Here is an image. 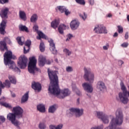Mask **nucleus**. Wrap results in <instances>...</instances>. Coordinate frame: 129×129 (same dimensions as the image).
<instances>
[{
    "label": "nucleus",
    "instance_id": "1",
    "mask_svg": "<svg viewBox=\"0 0 129 129\" xmlns=\"http://www.w3.org/2000/svg\"><path fill=\"white\" fill-rule=\"evenodd\" d=\"M49 78L50 81V85L48 88V91L50 94L56 95L58 98L62 99L65 97V90H60L58 85V76L56 72L47 70Z\"/></svg>",
    "mask_w": 129,
    "mask_h": 129
},
{
    "label": "nucleus",
    "instance_id": "2",
    "mask_svg": "<svg viewBox=\"0 0 129 129\" xmlns=\"http://www.w3.org/2000/svg\"><path fill=\"white\" fill-rule=\"evenodd\" d=\"M4 57L5 65L7 66L10 64L11 66L9 67L10 69H12L13 71L21 72V70L17 67L14 61L12 60V59H13V52H12V51L9 50V49L6 50V52H5L4 54Z\"/></svg>",
    "mask_w": 129,
    "mask_h": 129
},
{
    "label": "nucleus",
    "instance_id": "3",
    "mask_svg": "<svg viewBox=\"0 0 129 129\" xmlns=\"http://www.w3.org/2000/svg\"><path fill=\"white\" fill-rule=\"evenodd\" d=\"M37 64V59L35 56H33L30 58L29 63L28 64V71L31 74L35 75L36 71H39V69L36 67Z\"/></svg>",
    "mask_w": 129,
    "mask_h": 129
},
{
    "label": "nucleus",
    "instance_id": "4",
    "mask_svg": "<svg viewBox=\"0 0 129 129\" xmlns=\"http://www.w3.org/2000/svg\"><path fill=\"white\" fill-rule=\"evenodd\" d=\"M84 78L86 81H88L89 83H93L94 82V73L91 71L90 68H84Z\"/></svg>",
    "mask_w": 129,
    "mask_h": 129
},
{
    "label": "nucleus",
    "instance_id": "5",
    "mask_svg": "<svg viewBox=\"0 0 129 129\" xmlns=\"http://www.w3.org/2000/svg\"><path fill=\"white\" fill-rule=\"evenodd\" d=\"M27 63H28V58L25 55H21L19 58L18 61V66L21 69H25L27 67Z\"/></svg>",
    "mask_w": 129,
    "mask_h": 129
},
{
    "label": "nucleus",
    "instance_id": "6",
    "mask_svg": "<svg viewBox=\"0 0 129 129\" xmlns=\"http://www.w3.org/2000/svg\"><path fill=\"white\" fill-rule=\"evenodd\" d=\"M12 112L16 115V117L18 118H21L23 117L24 110L20 106H17L13 107Z\"/></svg>",
    "mask_w": 129,
    "mask_h": 129
},
{
    "label": "nucleus",
    "instance_id": "7",
    "mask_svg": "<svg viewBox=\"0 0 129 129\" xmlns=\"http://www.w3.org/2000/svg\"><path fill=\"white\" fill-rule=\"evenodd\" d=\"M94 31L97 34H107V30L103 25H96L94 29Z\"/></svg>",
    "mask_w": 129,
    "mask_h": 129
},
{
    "label": "nucleus",
    "instance_id": "8",
    "mask_svg": "<svg viewBox=\"0 0 129 129\" xmlns=\"http://www.w3.org/2000/svg\"><path fill=\"white\" fill-rule=\"evenodd\" d=\"M16 117H17V116L15 115V114H14V113H9L7 115V119L11 121L12 123L14 124L15 126H19L20 122L18 120H16Z\"/></svg>",
    "mask_w": 129,
    "mask_h": 129
},
{
    "label": "nucleus",
    "instance_id": "9",
    "mask_svg": "<svg viewBox=\"0 0 129 129\" xmlns=\"http://www.w3.org/2000/svg\"><path fill=\"white\" fill-rule=\"evenodd\" d=\"M70 113L73 114L75 113L76 117H80L83 115V109H79L77 108H71L70 109Z\"/></svg>",
    "mask_w": 129,
    "mask_h": 129
},
{
    "label": "nucleus",
    "instance_id": "10",
    "mask_svg": "<svg viewBox=\"0 0 129 129\" xmlns=\"http://www.w3.org/2000/svg\"><path fill=\"white\" fill-rule=\"evenodd\" d=\"M82 86L84 90L88 92V93H92V92H93V88L92 86L89 83H84L82 84Z\"/></svg>",
    "mask_w": 129,
    "mask_h": 129
},
{
    "label": "nucleus",
    "instance_id": "11",
    "mask_svg": "<svg viewBox=\"0 0 129 129\" xmlns=\"http://www.w3.org/2000/svg\"><path fill=\"white\" fill-rule=\"evenodd\" d=\"M33 30H34L35 32H37L38 34V37H37V40H41V38L46 39V35L43 33V32L39 31V27L38 25H34L33 26Z\"/></svg>",
    "mask_w": 129,
    "mask_h": 129
},
{
    "label": "nucleus",
    "instance_id": "12",
    "mask_svg": "<svg viewBox=\"0 0 129 129\" xmlns=\"http://www.w3.org/2000/svg\"><path fill=\"white\" fill-rule=\"evenodd\" d=\"M7 27V20H3L0 24V34L5 35L6 34V27Z\"/></svg>",
    "mask_w": 129,
    "mask_h": 129
},
{
    "label": "nucleus",
    "instance_id": "13",
    "mask_svg": "<svg viewBox=\"0 0 129 129\" xmlns=\"http://www.w3.org/2000/svg\"><path fill=\"white\" fill-rule=\"evenodd\" d=\"M48 42L50 45V50L52 52V54L54 55H57V50L56 49V47L55 46V43L52 39L48 40Z\"/></svg>",
    "mask_w": 129,
    "mask_h": 129
},
{
    "label": "nucleus",
    "instance_id": "14",
    "mask_svg": "<svg viewBox=\"0 0 129 129\" xmlns=\"http://www.w3.org/2000/svg\"><path fill=\"white\" fill-rule=\"evenodd\" d=\"M79 25H80V23L78 20H73L71 24H70V27L73 30H77L78 28L79 27Z\"/></svg>",
    "mask_w": 129,
    "mask_h": 129
},
{
    "label": "nucleus",
    "instance_id": "15",
    "mask_svg": "<svg viewBox=\"0 0 129 129\" xmlns=\"http://www.w3.org/2000/svg\"><path fill=\"white\" fill-rule=\"evenodd\" d=\"M9 10L8 8L2 9L0 12V16L2 19H8V14H9Z\"/></svg>",
    "mask_w": 129,
    "mask_h": 129
},
{
    "label": "nucleus",
    "instance_id": "16",
    "mask_svg": "<svg viewBox=\"0 0 129 129\" xmlns=\"http://www.w3.org/2000/svg\"><path fill=\"white\" fill-rule=\"evenodd\" d=\"M32 88L34 90L37 91H41L42 90V85L40 83L33 82L32 83Z\"/></svg>",
    "mask_w": 129,
    "mask_h": 129
},
{
    "label": "nucleus",
    "instance_id": "17",
    "mask_svg": "<svg viewBox=\"0 0 129 129\" xmlns=\"http://www.w3.org/2000/svg\"><path fill=\"white\" fill-rule=\"evenodd\" d=\"M8 46H7V42L4 40L0 41V50L1 52H5V51H8Z\"/></svg>",
    "mask_w": 129,
    "mask_h": 129
},
{
    "label": "nucleus",
    "instance_id": "18",
    "mask_svg": "<svg viewBox=\"0 0 129 129\" xmlns=\"http://www.w3.org/2000/svg\"><path fill=\"white\" fill-rule=\"evenodd\" d=\"M97 88L100 91H103L104 89H106V87L103 82L100 81L97 84Z\"/></svg>",
    "mask_w": 129,
    "mask_h": 129
},
{
    "label": "nucleus",
    "instance_id": "19",
    "mask_svg": "<svg viewBox=\"0 0 129 129\" xmlns=\"http://www.w3.org/2000/svg\"><path fill=\"white\" fill-rule=\"evenodd\" d=\"M31 40H28L26 41L25 45V46L24 47V53L27 54L29 50H30V46H31Z\"/></svg>",
    "mask_w": 129,
    "mask_h": 129
},
{
    "label": "nucleus",
    "instance_id": "20",
    "mask_svg": "<svg viewBox=\"0 0 129 129\" xmlns=\"http://www.w3.org/2000/svg\"><path fill=\"white\" fill-rule=\"evenodd\" d=\"M60 24V20L59 19H55L51 23V27L53 28V29H57L58 28V26Z\"/></svg>",
    "mask_w": 129,
    "mask_h": 129
},
{
    "label": "nucleus",
    "instance_id": "21",
    "mask_svg": "<svg viewBox=\"0 0 129 129\" xmlns=\"http://www.w3.org/2000/svg\"><path fill=\"white\" fill-rule=\"evenodd\" d=\"M39 66L42 67V66H44L46 63V57L43 55H40L39 57Z\"/></svg>",
    "mask_w": 129,
    "mask_h": 129
},
{
    "label": "nucleus",
    "instance_id": "22",
    "mask_svg": "<svg viewBox=\"0 0 129 129\" xmlns=\"http://www.w3.org/2000/svg\"><path fill=\"white\" fill-rule=\"evenodd\" d=\"M37 109L40 112H45L46 111V108H45V105L44 104H39L37 106Z\"/></svg>",
    "mask_w": 129,
    "mask_h": 129
},
{
    "label": "nucleus",
    "instance_id": "23",
    "mask_svg": "<svg viewBox=\"0 0 129 129\" xmlns=\"http://www.w3.org/2000/svg\"><path fill=\"white\" fill-rule=\"evenodd\" d=\"M57 108H58V106L56 104H54L49 107L48 112L50 113H54V112L56 111Z\"/></svg>",
    "mask_w": 129,
    "mask_h": 129
},
{
    "label": "nucleus",
    "instance_id": "24",
    "mask_svg": "<svg viewBox=\"0 0 129 129\" xmlns=\"http://www.w3.org/2000/svg\"><path fill=\"white\" fill-rule=\"evenodd\" d=\"M29 99V92H26L21 98V103H25Z\"/></svg>",
    "mask_w": 129,
    "mask_h": 129
},
{
    "label": "nucleus",
    "instance_id": "25",
    "mask_svg": "<svg viewBox=\"0 0 129 129\" xmlns=\"http://www.w3.org/2000/svg\"><path fill=\"white\" fill-rule=\"evenodd\" d=\"M72 89L73 91L75 92L77 95H78V96H81V92H80L79 89H78L77 87H76L75 85H72Z\"/></svg>",
    "mask_w": 129,
    "mask_h": 129
},
{
    "label": "nucleus",
    "instance_id": "26",
    "mask_svg": "<svg viewBox=\"0 0 129 129\" xmlns=\"http://www.w3.org/2000/svg\"><path fill=\"white\" fill-rule=\"evenodd\" d=\"M19 17L21 20H23V21H27V15H26V13H25V12L20 11Z\"/></svg>",
    "mask_w": 129,
    "mask_h": 129
},
{
    "label": "nucleus",
    "instance_id": "27",
    "mask_svg": "<svg viewBox=\"0 0 129 129\" xmlns=\"http://www.w3.org/2000/svg\"><path fill=\"white\" fill-rule=\"evenodd\" d=\"M64 29H65V24H60L58 28V31L59 34H62L64 33Z\"/></svg>",
    "mask_w": 129,
    "mask_h": 129
},
{
    "label": "nucleus",
    "instance_id": "28",
    "mask_svg": "<svg viewBox=\"0 0 129 129\" xmlns=\"http://www.w3.org/2000/svg\"><path fill=\"white\" fill-rule=\"evenodd\" d=\"M101 119L104 123H108V122H109L108 116H107L106 114L104 115Z\"/></svg>",
    "mask_w": 129,
    "mask_h": 129
},
{
    "label": "nucleus",
    "instance_id": "29",
    "mask_svg": "<svg viewBox=\"0 0 129 129\" xmlns=\"http://www.w3.org/2000/svg\"><path fill=\"white\" fill-rule=\"evenodd\" d=\"M19 28L20 31H21L22 32H26V33H29V29H28V27H27L26 26L20 25Z\"/></svg>",
    "mask_w": 129,
    "mask_h": 129
},
{
    "label": "nucleus",
    "instance_id": "30",
    "mask_svg": "<svg viewBox=\"0 0 129 129\" xmlns=\"http://www.w3.org/2000/svg\"><path fill=\"white\" fill-rule=\"evenodd\" d=\"M1 105H2L3 106H5V107H6V108H9V109H12L13 108V107L11 104L7 103V102H0Z\"/></svg>",
    "mask_w": 129,
    "mask_h": 129
},
{
    "label": "nucleus",
    "instance_id": "31",
    "mask_svg": "<svg viewBox=\"0 0 129 129\" xmlns=\"http://www.w3.org/2000/svg\"><path fill=\"white\" fill-rule=\"evenodd\" d=\"M62 127H63V124H59L57 125V126L50 125L49 126L50 129H62Z\"/></svg>",
    "mask_w": 129,
    "mask_h": 129
},
{
    "label": "nucleus",
    "instance_id": "32",
    "mask_svg": "<svg viewBox=\"0 0 129 129\" xmlns=\"http://www.w3.org/2000/svg\"><path fill=\"white\" fill-rule=\"evenodd\" d=\"M37 20L38 16H37L36 14H33L30 18V22H31V23H35L37 22Z\"/></svg>",
    "mask_w": 129,
    "mask_h": 129
},
{
    "label": "nucleus",
    "instance_id": "33",
    "mask_svg": "<svg viewBox=\"0 0 129 129\" xmlns=\"http://www.w3.org/2000/svg\"><path fill=\"white\" fill-rule=\"evenodd\" d=\"M9 79L10 82H11V83L13 84H16L17 83V80H16V78H15L14 76H9Z\"/></svg>",
    "mask_w": 129,
    "mask_h": 129
},
{
    "label": "nucleus",
    "instance_id": "34",
    "mask_svg": "<svg viewBox=\"0 0 129 129\" xmlns=\"http://www.w3.org/2000/svg\"><path fill=\"white\" fill-rule=\"evenodd\" d=\"M39 48L41 52H44L45 51V44H44V42L42 41L41 42Z\"/></svg>",
    "mask_w": 129,
    "mask_h": 129
},
{
    "label": "nucleus",
    "instance_id": "35",
    "mask_svg": "<svg viewBox=\"0 0 129 129\" xmlns=\"http://www.w3.org/2000/svg\"><path fill=\"white\" fill-rule=\"evenodd\" d=\"M105 115V114H103L102 112H97V116L100 119H101L102 117H103V115Z\"/></svg>",
    "mask_w": 129,
    "mask_h": 129
},
{
    "label": "nucleus",
    "instance_id": "36",
    "mask_svg": "<svg viewBox=\"0 0 129 129\" xmlns=\"http://www.w3.org/2000/svg\"><path fill=\"white\" fill-rule=\"evenodd\" d=\"M77 4L81 5L82 6H85V0H75Z\"/></svg>",
    "mask_w": 129,
    "mask_h": 129
},
{
    "label": "nucleus",
    "instance_id": "37",
    "mask_svg": "<svg viewBox=\"0 0 129 129\" xmlns=\"http://www.w3.org/2000/svg\"><path fill=\"white\" fill-rule=\"evenodd\" d=\"M3 85L5 86H7L8 88H10L11 87V82H10V81L9 80H6L5 81V82L4 83Z\"/></svg>",
    "mask_w": 129,
    "mask_h": 129
},
{
    "label": "nucleus",
    "instance_id": "38",
    "mask_svg": "<svg viewBox=\"0 0 129 129\" xmlns=\"http://www.w3.org/2000/svg\"><path fill=\"white\" fill-rule=\"evenodd\" d=\"M16 40L19 45H20L21 46H23V45H24V42L22 41V37H18L16 38Z\"/></svg>",
    "mask_w": 129,
    "mask_h": 129
},
{
    "label": "nucleus",
    "instance_id": "39",
    "mask_svg": "<svg viewBox=\"0 0 129 129\" xmlns=\"http://www.w3.org/2000/svg\"><path fill=\"white\" fill-rule=\"evenodd\" d=\"M57 9L60 12V13L65 12V7H64V6H58Z\"/></svg>",
    "mask_w": 129,
    "mask_h": 129
},
{
    "label": "nucleus",
    "instance_id": "40",
    "mask_svg": "<svg viewBox=\"0 0 129 129\" xmlns=\"http://www.w3.org/2000/svg\"><path fill=\"white\" fill-rule=\"evenodd\" d=\"M65 54L66 57H69L71 54H72V52L71 51L69 50L68 49H65Z\"/></svg>",
    "mask_w": 129,
    "mask_h": 129
},
{
    "label": "nucleus",
    "instance_id": "41",
    "mask_svg": "<svg viewBox=\"0 0 129 129\" xmlns=\"http://www.w3.org/2000/svg\"><path fill=\"white\" fill-rule=\"evenodd\" d=\"M118 29V33H119V34H122V33H123V28H122V27H121V26H117Z\"/></svg>",
    "mask_w": 129,
    "mask_h": 129
},
{
    "label": "nucleus",
    "instance_id": "42",
    "mask_svg": "<svg viewBox=\"0 0 129 129\" xmlns=\"http://www.w3.org/2000/svg\"><path fill=\"white\" fill-rule=\"evenodd\" d=\"M39 127L40 129L46 128V124L44 122H40L39 124Z\"/></svg>",
    "mask_w": 129,
    "mask_h": 129
},
{
    "label": "nucleus",
    "instance_id": "43",
    "mask_svg": "<svg viewBox=\"0 0 129 129\" xmlns=\"http://www.w3.org/2000/svg\"><path fill=\"white\" fill-rule=\"evenodd\" d=\"M70 94H71V91L69 89H65V97L70 96Z\"/></svg>",
    "mask_w": 129,
    "mask_h": 129
},
{
    "label": "nucleus",
    "instance_id": "44",
    "mask_svg": "<svg viewBox=\"0 0 129 129\" xmlns=\"http://www.w3.org/2000/svg\"><path fill=\"white\" fill-rule=\"evenodd\" d=\"M66 70L67 72L70 73V72H72V71H73V68L72 67L69 66L66 68Z\"/></svg>",
    "mask_w": 129,
    "mask_h": 129
},
{
    "label": "nucleus",
    "instance_id": "45",
    "mask_svg": "<svg viewBox=\"0 0 129 129\" xmlns=\"http://www.w3.org/2000/svg\"><path fill=\"white\" fill-rule=\"evenodd\" d=\"M67 38L66 40V42L69 41V40H71V39H72V38H73V35L69 33V34H68L67 35Z\"/></svg>",
    "mask_w": 129,
    "mask_h": 129
},
{
    "label": "nucleus",
    "instance_id": "46",
    "mask_svg": "<svg viewBox=\"0 0 129 129\" xmlns=\"http://www.w3.org/2000/svg\"><path fill=\"white\" fill-rule=\"evenodd\" d=\"M80 17L82 18L84 21H85L87 18V15L85 14V13H84V15L80 14Z\"/></svg>",
    "mask_w": 129,
    "mask_h": 129
},
{
    "label": "nucleus",
    "instance_id": "47",
    "mask_svg": "<svg viewBox=\"0 0 129 129\" xmlns=\"http://www.w3.org/2000/svg\"><path fill=\"white\" fill-rule=\"evenodd\" d=\"M70 15H71V11H70L67 9H65V15L68 17V16H70Z\"/></svg>",
    "mask_w": 129,
    "mask_h": 129
},
{
    "label": "nucleus",
    "instance_id": "48",
    "mask_svg": "<svg viewBox=\"0 0 129 129\" xmlns=\"http://www.w3.org/2000/svg\"><path fill=\"white\" fill-rule=\"evenodd\" d=\"M3 41H5V42H6V43H8V44H11V40L8 37H6L4 39Z\"/></svg>",
    "mask_w": 129,
    "mask_h": 129
},
{
    "label": "nucleus",
    "instance_id": "49",
    "mask_svg": "<svg viewBox=\"0 0 129 129\" xmlns=\"http://www.w3.org/2000/svg\"><path fill=\"white\" fill-rule=\"evenodd\" d=\"M121 46L123 48H126L127 47V46H128V43H127V42H124L122 44H121Z\"/></svg>",
    "mask_w": 129,
    "mask_h": 129
},
{
    "label": "nucleus",
    "instance_id": "50",
    "mask_svg": "<svg viewBox=\"0 0 129 129\" xmlns=\"http://www.w3.org/2000/svg\"><path fill=\"white\" fill-rule=\"evenodd\" d=\"M4 87H5V85L3 84L2 81H0V95L2 94V88H4Z\"/></svg>",
    "mask_w": 129,
    "mask_h": 129
},
{
    "label": "nucleus",
    "instance_id": "51",
    "mask_svg": "<svg viewBox=\"0 0 129 129\" xmlns=\"http://www.w3.org/2000/svg\"><path fill=\"white\" fill-rule=\"evenodd\" d=\"M108 48H109V44L108 43L106 44V45L103 47L104 50H108Z\"/></svg>",
    "mask_w": 129,
    "mask_h": 129
},
{
    "label": "nucleus",
    "instance_id": "52",
    "mask_svg": "<svg viewBox=\"0 0 129 129\" xmlns=\"http://www.w3.org/2000/svg\"><path fill=\"white\" fill-rule=\"evenodd\" d=\"M0 120L2 121V122H5L6 121V118L4 116H0Z\"/></svg>",
    "mask_w": 129,
    "mask_h": 129
},
{
    "label": "nucleus",
    "instance_id": "53",
    "mask_svg": "<svg viewBox=\"0 0 129 129\" xmlns=\"http://www.w3.org/2000/svg\"><path fill=\"white\" fill-rule=\"evenodd\" d=\"M88 1L90 6H93V5H94V0H88Z\"/></svg>",
    "mask_w": 129,
    "mask_h": 129
},
{
    "label": "nucleus",
    "instance_id": "54",
    "mask_svg": "<svg viewBox=\"0 0 129 129\" xmlns=\"http://www.w3.org/2000/svg\"><path fill=\"white\" fill-rule=\"evenodd\" d=\"M9 3V0H0V4H6Z\"/></svg>",
    "mask_w": 129,
    "mask_h": 129
},
{
    "label": "nucleus",
    "instance_id": "55",
    "mask_svg": "<svg viewBox=\"0 0 129 129\" xmlns=\"http://www.w3.org/2000/svg\"><path fill=\"white\" fill-rule=\"evenodd\" d=\"M123 63H124V62L121 60H119L118 61V64L119 66H121L122 65V64H123Z\"/></svg>",
    "mask_w": 129,
    "mask_h": 129
},
{
    "label": "nucleus",
    "instance_id": "56",
    "mask_svg": "<svg viewBox=\"0 0 129 129\" xmlns=\"http://www.w3.org/2000/svg\"><path fill=\"white\" fill-rule=\"evenodd\" d=\"M124 37L125 40H127L128 39V32H126L125 33Z\"/></svg>",
    "mask_w": 129,
    "mask_h": 129
},
{
    "label": "nucleus",
    "instance_id": "57",
    "mask_svg": "<svg viewBox=\"0 0 129 129\" xmlns=\"http://www.w3.org/2000/svg\"><path fill=\"white\" fill-rule=\"evenodd\" d=\"M118 36V33H117V32H115L114 35H113V37L114 38H116V37H117Z\"/></svg>",
    "mask_w": 129,
    "mask_h": 129
},
{
    "label": "nucleus",
    "instance_id": "58",
    "mask_svg": "<svg viewBox=\"0 0 129 129\" xmlns=\"http://www.w3.org/2000/svg\"><path fill=\"white\" fill-rule=\"evenodd\" d=\"M80 98H79L77 99V104H78V105L79 104H80Z\"/></svg>",
    "mask_w": 129,
    "mask_h": 129
},
{
    "label": "nucleus",
    "instance_id": "59",
    "mask_svg": "<svg viewBox=\"0 0 129 129\" xmlns=\"http://www.w3.org/2000/svg\"><path fill=\"white\" fill-rule=\"evenodd\" d=\"M107 17L108 18H111V17H112V15L110 14H108L107 15Z\"/></svg>",
    "mask_w": 129,
    "mask_h": 129
},
{
    "label": "nucleus",
    "instance_id": "60",
    "mask_svg": "<svg viewBox=\"0 0 129 129\" xmlns=\"http://www.w3.org/2000/svg\"><path fill=\"white\" fill-rule=\"evenodd\" d=\"M46 63H47V64H51V61L48 60V61H46Z\"/></svg>",
    "mask_w": 129,
    "mask_h": 129
},
{
    "label": "nucleus",
    "instance_id": "61",
    "mask_svg": "<svg viewBox=\"0 0 129 129\" xmlns=\"http://www.w3.org/2000/svg\"><path fill=\"white\" fill-rule=\"evenodd\" d=\"M12 97H15L16 96V94L15 93L12 94Z\"/></svg>",
    "mask_w": 129,
    "mask_h": 129
},
{
    "label": "nucleus",
    "instance_id": "62",
    "mask_svg": "<svg viewBox=\"0 0 129 129\" xmlns=\"http://www.w3.org/2000/svg\"><path fill=\"white\" fill-rule=\"evenodd\" d=\"M87 96H88V97H89V98H90V97H91V95H90L88 94H87Z\"/></svg>",
    "mask_w": 129,
    "mask_h": 129
},
{
    "label": "nucleus",
    "instance_id": "63",
    "mask_svg": "<svg viewBox=\"0 0 129 129\" xmlns=\"http://www.w3.org/2000/svg\"><path fill=\"white\" fill-rule=\"evenodd\" d=\"M127 20L128 22H129V15L127 16Z\"/></svg>",
    "mask_w": 129,
    "mask_h": 129
},
{
    "label": "nucleus",
    "instance_id": "64",
    "mask_svg": "<svg viewBox=\"0 0 129 129\" xmlns=\"http://www.w3.org/2000/svg\"><path fill=\"white\" fill-rule=\"evenodd\" d=\"M116 8H119V6L117 4H116Z\"/></svg>",
    "mask_w": 129,
    "mask_h": 129
}]
</instances>
